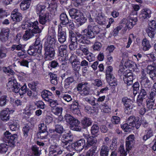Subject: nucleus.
<instances>
[{
    "label": "nucleus",
    "instance_id": "nucleus-42",
    "mask_svg": "<svg viewBox=\"0 0 156 156\" xmlns=\"http://www.w3.org/2000/svg\"><path fill=\"white\" fill-rule=\"evenodd\" d=\"M88 49V48L85 45L80 44L79 49L82 51L85 55H88L90 53Z\"/></svg>",
    "mask_w": 156,
    "mask_h": 156
},
{
    "label": "nucleus",
    "instance_id": "nucleus-3",
    "mask_svg": "<svg viewBox=\"0 0 156 156\" xmlns=\"http://www.w3.org/2000/svg\"><path fill=\"white\" fill-rule=\"evenodd\" d=\"M64 118L66 122L70 125V128L71 130L79 131L81 130V128L78 126L80 122L71 115L68 113L66 114Z\"/></svg>",
    "mask_w": 156,
    "mask_h": 156
},
{
    "label": "nucleus",
    "instance_id": "nucleus-39",
    "mask_svg": "<svg viewBox=\"0 0 156 156\" xmlns=\"http://www.w3.org/2000/svg\"><path fill=\"white\" fill-rule=\"evenodd\" d=\"M49 75L51 83L55 85H56L58 83L57 75L51 73H49Z\"/></svg>",
    "mask_w": 156,
    "mask_h": 156
},
{
    "label": "nucleus",
    "instance_id": "nucleus-46",
    "mask_svg": "<svg viewBox=\"0 0 156 156\" xmlns=\"http://www.w3.org/2000/svg\"><path fill=\"white\" fill-rule=\"evenodd\" d=\"M99 127L97 124L93 125L91 128V132L92 135H94L99 131Z\"/></svg>",
    "mask_w": 156,
    "mask_h": 156
},
{
    "label": "nucleus",
    "instance_id": "nucleus-15",
    "mask_svg": "<svg viewBox=\"0 0 156 156\" xmlns=\"http://www.w3.org/2000/svg\"><path fill=\"white\" fill-rule=\"evenodd\" d=\"M85 138L87 140L86 149L92 146L95 145L97 142L96 138L92 136H89L88 135H86L85 136Z\"/></svg>",
    "mask_w": 156,
    "mask_h": 156
},
{
    "label": "nucleus",
    "instance_id": "nucleus-21",
    "mask_svg": "<svg viewBox=\"0 0 156 156\" xmlns=\"http://www.w3.org/2000/svg\"><path fill=\"white\" fill-rule=\"evenodd\" d=\"M147 73L150 75V77L153 80L156 79V68L151 65L148 66L147 67Z\"/></svg>",
    "mask_w": 156,
    "mask_h": 156
},
{
    "label": "nucleus",
    "instance_id": "nucleus-27",
    "mask_svg": "<svg viewBox=\"0 0 156 156\" xmlns=\"http://www.w3.org/2000/svg\"><path fill=\"white\" fill-rule=\"evenodd\" d=\"M38 24V23L37 21L31 23L25 22L21 25V27L22 29L23 30H28L30 29V27H33L34 26Z\"/></svg>",
    "mask_w": 156,
    "mask_h": 156
},
{
    "label": "nucleus",
    "instance_id": "nucleus-34",
    "mask_svg": "<svg viewBox=\"0 0 156 156\" xmlns=\"http://www.w3.org/2000/svg\"><path fill=\"white\" fill-rule=\"evenodd\" d=\"M56 42V40L54 37L48 36L47 38V41L45 42L44 45L53 46Z\"/></svg>",
    "mask_w": 156,
    "mask_h": 156
},
{
    "label": "nucleus",
    "instance_id": "nucleus-52",
    "mask_svg": "<svg viewBox=\"0 0 156 156\" xmlns=\"http://www.w3.org/2000/svg\"><path fill=\"white\" fill-rule=\"evenodd\" d=\"M135 141L126 142V150L127 151H129L133 147Z\"/></svg>",
    "mask_w": 156,
    "mask_h": 156
},
{
    "label": "nucleus",
    "instance_id": "nucleus-60",
    "mask_svg": "<svg viewBox=\"0 0 156 156\" xmlns=\"http://www.w3.org/2000/svg\"><path fill=\"white\" fill-rule=\"evenodd\" d=\"M71 43L69 46V48L71 51H74L77 48L78 43L76 41H71Z\"/></svg>",
    "mask_w": 156,
    "mask_h": 156
},
{
    "label": "nucleus",
    "instance_id": "nucleus-40",
    "mask_svg": "<svg viewBox=\"0 0 156 156\" xmlns=\"http://www.w3.org/2000/svg\"><path fill=\"white\" fill-rule=\"evenodd\" d=\"M91 148L86 153V156H96L94 155L97 149V146L94 145L91 146Z\"/></svg>",
    "mask_w": 156,
    "mask_h": 156
},
{
    "label": "nucleus",
    "instance_id": "nucleus-17",
    "mask_svg": "<svg viewBox=\"0 0 156 156\" xmlns=\"http://www.w3.org/2000/svg\"><path fill=\"white\" fill-rule=\"evenodd\" d=\"M74 57L73 56H71L69 59L70 62L72 63V66L73 69L77 72L79 71L80 68V62L76 59H74L73 60H72Z\"/></svg>",
    "mask_w": 156,
    "mask_h": 156
},
{
    "label": "nucleus",
    "instance_id": "nucleus-11",
    "mask_svg": "<svg viewBox=\"0 0 156 156\" xmlns=\"http://www.w3.org/2000/svg\"><path fill=\"white\" fill-rule=\"evenodd\" d=\"M44 58H46L48 57L52 58L55 56V50L53 46L44 45Z\"/></svg>",
    "mask_w": 156,
    "mask_h": 156
},
{
    "label": "nucleus",
    "instance_id": "nucleus-50",
    "mask_svg": "<svg viewBox=\"0 0 156 156\" xmlns=\"http://www.w3.org/2000/svg\"><path fill=\"white\" fill-rule=\"evenodd\" d=\"M63 147L66 149L67 151H71L73 149H74V146H73V143L71 144L69 143L68 144H62Z\"/></svg>",
    "mask_w": 156,
    "mask_h": 156
},
{
    "label": "nucleus",
    "instance_id": "nucleus-9",
    "mask_svg": "<svg viewBox=\"0 0 156 156\" xmlns=\"http://www.w3.org/2000/svg\"><path fill=\"white\" fill-rule=\"evenodd\" d=\"M58 27L57 38L60 43L63 44L66 39V33L65 31L62 30V27L60 25L58 26Z\"/></svg>",
    "mask_w": 156,
    "mask_h": 156
},
{
    "label": "nucleus",
    "instance_id": "nucleus-49",
    "mask_svg": "<svg viewBox=\"0 0 156 156\" xmlns=\"http://www.w3.org/2000/svg\"><path fill=\"white\" fill-rule=\"evenodd\" d=\"M31 125L30 123L25 124L24 125L23 127V130L25 136H27L28 135V132L30 129Z\"/></svg>",
    "mask_w": 156,
    "mask_h": 156
},
{
    "label": "nucleus",
    "instance_id": "nucleus-23",
    "mask_svg": "<svg viewBox=\"0 0 156 156\" xmlns=\"http://www.w3.org/2000/svg\"><path fill=\"white\" fill-rule=\"evenodd\" d=\"M100 152V156H108L109 151V148L106 145L105 142L103 143V145L101 147Z\"/></svg>",
    "mask_w": 156,
    "mask_h": 156
},
{
    "label": "nucleus",
    "instance_id": "nucleus-57",
    "mask_svg": "<svg viewBox=\"0 0 156 156\" xmlns=\"http://www.w3.org/2000/svg\"><path fill=\"white\" fill-rule=\"evenodd\" d=\"M32 152L35 155H37L40 154V151L39 150V148L37 146L35 145L31 147Z\"/></svg>",
    "mask_w": 156,
    "mask_h": 156
},
{
    "label": "nucleus",
    "instance_id": "nucleus-35",
    "mask_svg": "<svg viewBox=\"0 0 156 156\" xmlns=\"http://www.w3.org/2000/svg\"><path fill=\"white\" fill-rule=\"evenodd\" d=\"M27 53L30 55L36 56L39 55L38 50L34 48L32 46H30L29 48L27 51Z\"/></svg>",
    "mask_w": 156,
    "mask_h": 156
},
{
    "label": "nucleus",
    "instance_id": "nucleus-48",
    "mask_svg": "<svg viewBox=\"0 0 156 156\" xmlns=\"http://www.w3.org/2000/svg\"><path fill=\"white\" fill-rule=\"evenodd\" d=\"M96 21L99 24L103 25L105 23V19L102 16H98L95 19Z\"/></svg>",
    "mask_w": 156,
    "mask_h": 156
},
{
    "label": "nucleus",
    "instance_id": "nucleus-20",
    "mask_svg": "<svg viewBox=\"0 0 156 156\" xmlns=\"http://www.w3.org/2000/svg\"><path fill=\"white\" fill-rule=\"evenodd\" d=\"M11 112L13 111L11 110L9 112V108H7L6 110H3L1 112L0 114V117L1 119L4 121H7L9 119V114Z\"/></svg>",
    "mask_w": 156,
    "mask_h": 156
},
{
    "label": "nucleus",
    "instance_id": "nucleus-13",
    "mask_svg": "<svg viewBox=\"0 0 156 156\" xmlns=\"http://www.w3.org/2000/svg\"><path fill=\"white\" fill-rule=\"evenodd\" d=\"M125 77L123 78V80L127 86L132 85L133 84V73L130 72V70H128L124 73Z\"/></svg>",
    "mask_w": 156,
    "mask_h": 156
},
{
    "label": "nucleus",
    "instance_id": "nucleus-58",
    "mask_svg": "<svg viewBox=\"0 0 156 156\" xmlns=\"http://www.w3.org/2000/svg\"><path fill=\"white\" fill-rule=\"evenodd\" d=\"M119 151L120 153V156H126L127 151L126 152L123 145H121L119 149Z\"/></svg>",
    "mask_w": 156,
    "mask_h": 156
},
{
    "label": "nucleus",
    "instance_id": "nucleus-28",
    "mask_svg": "<svg viewBox=\"0 0 156 156\" xmlns=\"http://www.w3.org/2000/svg\"><path fill=\"white\" fill-rule=\"evenodd\" d=\"M73 77H69L66 79L64 81V87L65 88L69 89L71 87L72 84L74 82Z\"/></svg>",
    "mask_w": 156,
    "mask_h": 156
},
{
    "label": "nucleus",
    "instance_id": "nucleus-7",
    "mask_svg": "<svg viewBox=\"0 0 156 156\" xmlns=\"http://www.w3.org/2000/svg\"><path fill=\"white\" fill-rule=\"evenodd\" d=\"M88 83L87 82L83 83L78 84L76 87V88L79 92L83 96H85L89 94L90 93V88L87 85Z\"/></svg>",
    "mask_w": 156,
    "mask_h": 156
},
{
    "label": "nucleus",
    "instance_id": "nucleus-44",
    "mask_svg": "<svg viewBox=\"0 0 156 156\" xmlns=\"http://www.w3.org/2000/svg\"><path fill=\"white\" fill-rule=\"evenodd\" d=\"M57 4H51L49 5L48 7L49 10L53 16H55L56 13L57 8Z\"/></svg>",
    "mask_w": 156,
    "mask_h": 156
},
{
    "label": "nucleus",
    "instance_id": "nucleus-36",
    "mask_svg": "<svg viewBox=\"0 0 156 156\" xmlns=\"http://www.w3.org/2000/svg\"><path fill=\"white\" fill-rule=\"evenodd\" d=\"M142 45L143 46V50L144 51L148 50L151 47L149 41L146 38L143 39L142 41Z\"/></svg>",
    "mask_w": 156,
    "mask_h": 156
},
{
    "label": "nucleus",
    "instance_id": "nucleus-37",
    "mask_svg": "<svg viewBox=\"0 0 156 156\" xmlns=\"http://www.w3.org/2000/svg\"><path fill=\"white\" fill-rule=\"evenodd\" d=\"M149 90L142 87L138 97L144 99L146 98L147 97V93L148 92Z\"/></svg>",
    "mask_w": 156,
    "mask_h": 156
},
{
    "label": "nucleus",
    "instance_id": "nucleus-12",
    "mask_svg": "<svg viewBox=\"0 0 156 156\" xmlns=\"http://www.w3.org/2000/svg\"><path fill=\"white\" fill-rule=\"evenodd\" d=\"M62 152V151L57 145H51L49 148V156H58Z\"/></svg>",
    "mask_w": 156,
    "mask_h": 156
},
{
    "label": "nucleus",
    "instance_id": "nucleus-64",
    "mask_svg": "<svg viewBox=\"0 0 156 156\" xmlns=\"http://www.w3.org/2000/svg\"><path fill=\"white\" fill-rule=\"evenodd\" d=\"M64 131L63 128L62 126L56 125L55 126V131L59 133H62Z\"/></svg>",
    "mask_w": 156,
    "mask_h": 156
},
{
    "label": "nucleus",
    "instance_id": "nucleus-61",
    "mask_svg": "<svg viewBox=\"0 0 156 156\" xmlns=\"http://www.w3.org/2000/svg\"><path fill=\"white\" fill-rule=\"evenodd\" d=\"M120 118L117 116H113L111 119L112 122L114 124H119L120 123Z\"/></svg>",
    "mask_w": 156,
    "mask_h": 156
},
{
    "label": "nucleus",
    "instance_id": "nucleus-26",
    "mask_svg": "<svg viewBox=\"0 0 156 156\" xmlns=\"http://www.w3.org/2000/svg\"><path fill=\"white\" fill-rule=\"evenodd\" d=\"M73 140V137L71 135H69L68 134H64L62 135L61 138L62 144H68L69 143H71Z\"/></svg>",
    "mask_w": 156,
    "mask_h": 156
},
{
    "label": "nucleus",
    "instance_id": "nucleus-10",
    "mask_svg": "<svg viewBox=\"0 0 156 156\" xmlns=\"http://www.w3.org/2000/svg\"><path fill=\"white\" fill-rule=\"evenodd\" d=\"M149 27L147 30L148 36L151 38H153L156 33V23L155 21L152 20L149 23Z\"/></svg>",
    "mask_w": 156,
    "mask_h": 156
},
{
    "label": "nucleus",
    "instance_id": "nucleus-43",
    "mask_svg": "<svg viewBox=\"0 0 156 156\" xmlns=\"http://www.w3.org/2000/svg\"><path fill=\"white\" fill-rule=\"evenodd\" d=\"M7 49L5 47L0 48V59H3L7 56Z\"/></svg>",
    "mask_w": 156,
    "mask_h": 156
},
{
    "label": "nucleus",
    "instance_id": "nucleus-5",
    "mask_svg": "<svg viewBox=\"0 0 156 156\" xmlns=\"http://www.w3.org/2000/svg\"><path fill=\"white\" fill-rule=\"evenodd\" d=\"M112 70L113 68L112 66H109L107 67L105 71L106 78L107 81L110 86H115L117 85V82L112 73Z\"/></svg>",
    "mask_w": 156,
    "mask_h": 156
},
{
    "label": "nucleus",
    "instance_id": "nucleus-30",
    "mask_svg": "<svg viewBox=\"0 0 156 156\" xmlns=\"http://www.w3.org/2000/svg\"><path fill=\"white\" fill-rule=\"evenodd\" d=\"M31 2V0H23L20 4L21 9L26 10L29 8Z\"/></svg>",
    "mask_w": 156,
    "mask_h": 156
},
{
    "label": "nucleus",
    "instance_id": "nucleus-51",
    "mask_svg": "<svg viewBox=\"0 0 156 156\" xmlns=\"http://www.w3.org/2000/svg\"><path fill=\"white\" fill-rule=\"evenodd\" d=\"M7 98V97L5 95L2 96L0 98V105L1 106L5 105L6 102L8 101Z\"/></svg>",
    "mask_w": 156,
    "mask_h": 156
},
{
    "label": "nucleus",
    "instance_id": "nucleus-32",
    "mask_svg": "<svg viewBox=\"0 0 156 156\" xmlns=\"http://www.w3.org/2000/svg\"><path fill=\"white\" fill-rule=\"evenodd\" d=\"M145 74H143V77H142L143 80H145L144 81V86L142 87L147 89L150 90V88L151 87V85L150 82V81L145 76Z\"/></svg>",
    "mask_w": 156,
    "mask_h": 156
},
{
    "label": "nucleus",
    "instance_id": "nucleus-1",
    "mask_svg": "<svg viewBox=\"0 0 156 156\" xmlns=\"http://www.w3.org/2000/svg\"><path fill=\"white\" fill-rule=\"evenodd\" d=\"M69 12L71 18L75 20V22L80 26L83 25L87 21V18L79 10L72 8L69 10Z\"/></svg>",
    "mask_w": 156,
    "mask_h": 156
},
{
    "label": "nucleus",
    "instance_id": "nucleus-31",
    "mask_svg": "<svg viewBox=\"0 0 156 156\" xmlns=\"http://www.w3.org/2000/svg\"><path fill=\"white\" fill-rule=\"evenodd\" d=\"M60 24L66 25L68 22L69 19L66 13L63 12L60 15Z\"/></svg>",
    "mask_w": 156,
    "mask_h": 156
},
{
    "label": "nucleus",
    "instance_id": "nucleus-56",
    "mask_svg": "<svg viewBox=\"0 0 156 156\" xmlns=\"http://www.w3.org/2000/svg\"><path fill=\"white\" fill-rule=\"evenodd\" d=\"M28 88H27L26 85L24 84L21 87L20 89L19 88V92L20 96L23 95L26 93V91Z\"/></svg>",
    "mask_w": 156,
    "mask_h": 156
},
{
    "label": "nucleus",
    "instance_id": "nucleus-54",
    "mask_svg": "<svg viewBox=\"0 0 156 156\" xmlns=\"http://www.w3.org/2000/svg\"><path fill=\"white\" fill-rule=\"evenodd\" d=\"M45 8L46 6L45 5H38L37 6L36 9L37 13L41 14V13H43L42 12L44 11Z\"/></svg>",
    "mask_w": 156,
    "mask_h": 156
},
{
    "label": "nucleus",
    "instance_id": "nucleus-16",
    "mask_svg": "<svg viewBox=\"0 0 156 156\" xmlns=\"http://www.w3.org/2000/svg\"><path fill=\"white\" fill-rule=\"evenodd\" d=\"M92 26L91 25L88 26L87 29H85L83 31L85 35L86 36L87 39H92L95 37V33L93 31L92 29Z\"/></svg>",
    "mask_w": 156,
    "mask_h": 156
},
{
    "label": "nucleus",
    "instance_id": "nucleus-19",
    "mask_svg": "<svg viewBox=\"0 0 156 156\" xmlns=\"http://www.w3.org/2000/svg\"><path fill=\"white\" fill-rule=\"evenodd\" d=\"M77 38L76 41L77 43L79 42L82 44H88L90 43V41L87 39L86 36L84 34L82 35L79 34H76Z\"/></svg>",
    "mask_w": 156,
    "mask_h": 156
},
{
    "label": "nucleus",
    "instance_id": "nucleus-62",
    "mask_svg": "<svg viewBox=\"0 0 156 156\" xmlns=\"http://www.w3.org/2000/svg\"><path fill=\"white\" fill-rule=\"evenodd\" d=\"M122 101L125 106L126 105H132L131 104V100L130 99L128 98L127 97L123 98H122Z\"/></svg>",
    "mask_w": 156,
    "mask_h": 156
},
{
    "label": "nucleus",
    "instance_id": "nucleus-24",
    "mask_svg": "<svg viewBox=\"0 0 156 156\" xmlns=\"http://www.w3.org/2000/svg\"><path fill=\"white\" fill-rule=\"evenodd\" d=\"M50 20L49 13H46L44 14L41 13L39 15V21L40 23L44 25L45 24L48 20Z\"/></svg>",
    "mask_w": 156,
    "mask_h": 156
},
{
    "label": "nucleus",
    "instance_id": "nucleus-4",
    "mask_svg": "<svg viewBox=\"0 0 156 156\" xmlns=\"http://www.w3.org/2000/svg\"><path fill=\"white\" fill-rule=\"evenodd\" d=\"M37 25L33 27H30V29H28L25 31L23 36L24 40H27L34 36L35 35L37 34H38V36L40 35L38 34L41 32V30L43 28L42 27L41 29L39 28Z\"/></svg>",
    "mask_w": 156,
    "mask_h": 156
},
{
    "label": "nucleus",
    "instance_id": "nucleus-55",
    "mask_svg": "<svg viewBox=\"0 0 156 156\" xmlns=\"http://www.w3.org/2000/svg\"><path fill=\"white\" fill-rule=\"evenodd\" d=\"M67 48V46L66 45H62L59 47L58 48V50L59 53L60 54H62L63 53V54L64 55V53H66V49Z\"/></svg>",
    "mask_w": 156,
    "mask_h": 156
},
{
    "label": "nucleus",
    "instance_id": "nucleus-41",
    "mask_svg": "<svg viewBox=\"0 0 156 156\" xmlns=\"http://www.w3.org/2000/svg\"><path fill=\"white\" fill-rule=\"evenodd\" d=\"M153 136V133L151 128H149L147 130L146 134L144 135L143 137V140L146 141Z\"/></svg>",
    "mask_w": 156,
    "mask_h": 156
},
{
    "label": "nucleus",
    "instance_id": "nucleus-38",
    "mask_svg": "<svg viewBox=\"0 0 156 156\" xmlns=\"http://www.w3.org/2000/svg\"><path fill=\"white\" fill-rule=\"evenodd\" d=\"M52 112L55 115L60 116L62 114V108L58 106H54L51 108Z\"/></svg>",
    "mask_w": 156,
    "mask_h": 156
},
{
    "label": "nucleus",
    "instance_id": "nucleus-8",
    "mask_svg": "<svg viewBox=\"0 0 156 156\" xmlns=\"http://www.w3.org/2000/svg\"><path fill=\"white\" fill-rule=\"evenodd\" d=\"M5 138L7 139V142L10 147H14L15 145V140L17 138V135L16 134H12L8 131L4 133Z\"/></svg>",
    "mask_w": 156,
    "mask_h": 156
},
{
    "label": "nucleus",
    "instance_id": "nucleus-59",
    "mask_svg": "<svg viewBox=\"0 0 156 156\" xmlns=\"http://www.w3.org/2000/svg\"><path fill=\"white\" fill-rule=\"evenodd\" d=\"M8 150V146L5 143L0 144V152L4 153L6 152Z\"/></svg>",
    "mask_w": 156,
    "mask_h": 156
},
{
    "label": "nucleus",
    "instance_id": "nucleus-29",
    "mask_svg": "<svg viewBox=\"0 0 156 156\" xmlns=\"http://www.w3.org/2000/svg\"><path fill=\"white\" fill-rule=\"evenodd\" d=\"M81 123L83 128H86L91 125L92 121L90 118L84 117L81 120Z\"/></svg>",
    "mask_w": 156,
    "mask_h": 156
},
{
    "label": "nucleus",
    "instance_id": "nucleus-45",
    "mask_svg": "<svg viewBox=\"0 0 156 156\" xmlns=\"http://www.w3.org/2000/svg\"><path fill=\"white\" fill-rule=\"evenodd\" d=\"M137 12L135 11H133L130 14V17L131 18V21H133L135 24H136L137 21Z\"/></svg>",
    "mask_w": 156,
    "mask_h": 156
},
{
    "label": "nucleus",
    "instance_id": "nucleus-47",
    "mask_svg": "<svg viewBox=\"0 0 156 156\" xmlns=\"http://www.w3.org/2000/svg\"><path fill=\"white\" fill-rule=\"evenodd\" d=\"M48 134L47 131H40L37 133V136L41 139L45 138Z\"/></svg>",
    "mask_w": 156,
    "mask_h": 156
},
{
    "label": "nucleus",
    "instance_id": "nucleus-33",
    "mask_svg": "<svg viewBox=\"0 0 156 156\" xmlns=\"http://www.w3.org/2000/svg\"><path fill=\"white\" fill-rule=\"evenodd\" d=\"M78 103L76 102L70 105V108L71 112L74 114L78 115L80 112V111L78 107Z\"/></svg>",
    "mask_w": 156,
    "mask_h": 156
},
{
    "label": "nucleus",
    "instance_id": "nucleus-63",
    "mask_svg": "<svg viewBox=\"0 0 156 156\" xmlns=\"http://www.w3.org/2000/svg\"><path fill=\"white\" fill-rule=\"evenodd\" d=\"M34 104L38 108L42 109H44V108L45 105L44 103L41 101H36L34 102Z\"/></svg>",
    "mask_w": 156,
    "mask_h": 156
},
{
    "label": "nucleus",
    "instance_id": "nucleus-14",
    "mask_svg": "<svg viewBox=\"0 0 156 156\" xmlns=\"http://www.w3.org/2000/svg\"><path fill=\"white\" fill-rule=\"evenodd\" d=\"M73 146L74 149L77 151H81L83 148L86 149V142L83 139H81L73 143Z\"/></svg>",
    "mask_w": 156,
    "mask_h": 156
},
{
    "label": "nucleus",
    "instance_id": "nucleus-22",
    "mask_svg": "<svg viewBox=\"0 0 156 156\" xmlns=\"http://www.w3.org/2000/svg\"><path fill=\"white\" fill-rule=\"evenodd\" d=\"M15 10L16 9L12 11L11 17L13 21L19 22L22 20V16L21 13L16 12Z\"/></svg>",
    "mask_w": 156,
    "mask_h": 156
},
{
    "label": "nucleus",
    "instance_id": "nucleus-25",
    "mask_svg": "<svg viewBox=\"0 0 156 156\" xmlns=\"http://www.w3.org/2000/svg\"><path fill=\"white\" fill-rule=\"evenodd\" d=\"M151 13V11L149 9H143L139 16L142 20H145L150 17Z\"/></svg>",
    "mask_w": 156,
    "mask_h": 156
},
{
    "label": "nucleus",
    "instance_id": "nucleus-53",
    "mask_svg": "<svg viewBox=\"0 0 156 156\" xmlns=\"http://www.w3.org/2000/svg\"><path fill=\"white\" fill-rule=\"evenodd\" d=\"M140 85L138 82L135 83L132 87L133 88V94L134 95L136 94L137 91L139 90Z\"/></svg>",
    "mask_w": 156,
    "mask_h": 156
},
{
    "label": "nucleus",
    "instance_id": "nucleus-6",
    "mask_svg": "<svg viewBox=\"0 0 156 156\" xmlns=\"http://www.w3.org/2000/svg\"><path fill=\"white\" fill-rule=\"evenodd\" d=\"M8 90L11 91H13L17 93L19 92V88H20V85L18 84L16 80L13 78H10L9 79V81L7 84Z\"/></svg>",
    "mask_w": 156,
    "mask_h": 156
},
{
    "label": "nucleus",
    "instance_id": "nucleus-2",
    "mask_svg": "<svg viewBox=\"0 0 156 156\" xmlns=\"http://www.w3.org/2000/svg\"><path fill=\"white\" fill-rule=\"evenodd\" d=\"M141 124L139 121V119L134 116H130L128 119L127 123L123 125H121L122 128L124 129H133L135 127L137 129L140 127Z\"/></svg>",
    "mask_w": 156,
    "mask_h": 156
},
{
    "label": "nucleus",
    "instance_id": "nucleus-18",
    "mask_svg": "<svg viewBox=\"0 0 156 156\" xmlns=\"http://www.w3.org/2000/svg\"><path fill=\"white\" fill-rule=\"evenodd\" d=\"M9 33V29H3L0 33V40L3 42L7 41Z\"/></svg>",
    "mask_w": 156,
    "mask_h": 156
}]
</instances>
